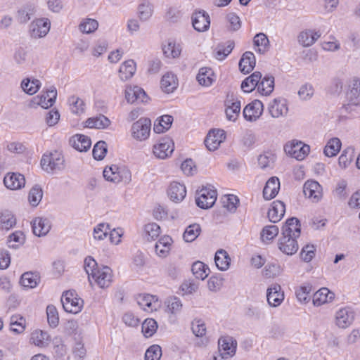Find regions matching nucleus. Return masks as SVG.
I'll return each instance as SVG.
<instances>
[{
    "mask_svg": "<svg viewBox=\"0 0 360 360\" xmlns=\"http://www.w3.org/2000/svg\"><path fill=\"white\" fill-rule=\"evenodd\" d=\"M254 44L258 47V52L264 53L269 49V41L265 34L258 33L254 37Z\"/></svg>",
    "mask_w": 360,
    "mask_h": 360,
    "instance_id": "50",
    "label": "nucleus"
},
{
    "mask_svg": "<svg viewBox=\"0 0 360 360\" xmlns=\"http://www.w3.org/2000/svg\"><path fill=\"white\" fill-rule=\"evenodd\" d=\"M191 270L195 278L201 280L207 278L210 271L209 267L200 261L193 264Z\"/></svg>",
    "mask_w": 360,
    "mask_h": 360,
    "instance_id": "46",
    "label": "nucleus"
},
{
    "mask_svg": "<svg viewBox=\"0 0 360 360\" xmlns=\"http://www.w3.org/2000/svg\"><path fill=\"white\" fill-rule=\"evenodd\" d=\"M341 148V142L338 138H333L327 143L323 153L327 157L335 156Z\"/></svg>",
    "mask_w": 360,
    "mask_h": 360,
    "instance_id": "48",
    "label": "nucleus"
},
{
    "mask_svg": "<svg viewBox=\"0 0 360 360\" xmlns=\"http://www.w3.org/2000/svg\"><path fill=\"white\" fill-rule=\"evenodd\" d=\"M268 110L274 118L286 116L288 112L287 101L283 98H274L269 103Z\"/></svg>",
    "mask_w": 360,
    "mask_h": 360,
    "instance_id": "12",
    "label": "nucleus"
},
{
    "mask_svg": "<svg viewBox=\"0 0 360 360\" xmlns=\"http://www.w3.org/2000/svg\"><path fill=\"white\" fill-rule=\"evenodd\" d=\"M285 212V204L280 200L272 202L271 208L268 211V217L273 223L278 222L284 216Z\"/></svg>",
    "mask_w": 360,
    "mask_h": 360,
    "instance_id": "27",
    "label": "nucleus"
},
{
    "mask_svg": "<svg viewBox=\"0 0 360 360\" xmlns=\"http://www.w3.org/2000/svg\"><path fill=\"white\" fill-rule=\"evenodd\" d=\"M349 91L347 93V98L350 101L355 100L360 94V79L354 77L351 80Z\"/></svg>",
    "mask_w": 360,
    "mask_h": 360,
    "instance_id": "64",
    "label": "nucleus"
},
{
    "mask_svg": "<svg viewBox=\"0 0 360 360\" xmlns=\"http://www.w3.org/2000/svg\"><path fill=\"white\" fill-rule=\"evenodd\" d=\"M56 97L57 90L54 86H51L49 89L46 90L45 93L33 97L30 100L28 106L31 108H36L38 106H41L46 109L54 104Z\"/></svg>",
    "mask_w": 360,
    "mask_h": 360,
    "instance_id": "2",
    "label": "nucleus"
},
{
    "mask_svg": "<svg viewBox=\"0 0 360 360\" xmlns=\"http://www.w3.org/2000/svg\"><path fill=\"white\" fill-rule=\"evenodd\" d=\"M139 16L142 20H147L153 13V6L148 1H144L138 8Z\"/></svg>",
    "mask_w": 360,
    "mask_h": 360,
    "instance_id": "59",
    "label": "nucleus"
},
{
    "mask_svg": "<svg viewBox=\"0 0 360 360\" xmlns=\"http://www.w3.org/2000/svg\"><path fill=\"white\" fill-rule=\"evenodd\" d=\"M110 231V227L108 224L101 223L98 224L94 229V238L96 240H103L108 232Z\"/></svg>",
    "mask_w": 360,
    "mask_h": 360,
    "instance_id": "63",
    "label": "nucleus"
},
{
    "mask_svg": "<svg viewBox=\"0 0 360 360\" xmlns=\"http://www.w3.org/2000/svg\"><path fill=\"white\" fill-rule=\"evenodd\" d=\"M321 34L311 30L302 31L297 36L298 42L302 46L308 47L313 45L320 37Z\"/></svg>",
    "mask_w": 360,
    "mask_h": 360,
    "instance_id": "28",
    "label": "nucleus"
},
{
    "mask_svg": "<svg viewBox=\"0 0 360 360\" xmlns=\"http://www.w3.org/2000/svg\"><path fill=\"white\" fill-rule=\"evenodd\" d=\"M196 205L202 209H208L213 206L217 200V191L213 186H203L197 191Z\"/></svg>",
    "mask_w": 360,
    "mask_h": 360,
    "instance_id": "4",
    "label": "nucleus"
},
{
    "mask_svg": "<svg viewBox=\"0 0 360 360\" xmlns=\"http://www.w3.org/2000/svg\"><path fill=\"white\" fill-rule=\"evenodd\" d=\"M4 184L10 190H19L25 186V176L18 172H9L4 178Z\"/></svg>",
    "mask_w": 360,
    "mask_h": 360,
    "instance_id": "16",
    "label": "nucleus"
},
{
    "mask_svg": "<svg viewBox=\"0 0 360 360\" xmlns=\"http://www.w3.org/2000/svg\"><path fill=\"white\" fill-rule=\"evenodd\" d=\"M68 103L70 111L75 115H81L84 112L85 103L82 99L76 96H70Z\"/></svg>",
    "mask_w": 360,
    "mask_h": 360,
    "instance_id": "45",
    "label": "nucleus"
},
{
    "mask_svg": "<svg viewBox=\"0 0 360 360\" xmlns=\"http://www.w3.org/2000/svg\"><path fill=\"white\" fill-rule=\"evenodd\" d=\"M119 171L120 167H117L116 165H112L108 167H107L103 170V176L108 181H111L115 184H118Z\"/></svg>",
    "mask_w": 360,
    "mask_h": 360,
    "instance_id": "57",
    "label": "nucleus"
},
{
    "mask_svg": "<svg viewBox=\"0 0 360 360\" xmlns=\"http://www.w3.org/2000/svg\"><path fill=\"white\" fill-rule=\"evenodd\" d=\"M64 162L63 155L57 150L44 154L41 160L42 169L49 173L62 170L64 168Z\"/></svg>",
    "mask_w": 360,
    "mask_h": 360,
    "instance_id": "1",
    "label": "nucleus"
},
{
    "mask_svg": "<svg viewBox=\"0 0 360 360\" xmlns=\"http://www.w3.org/2000/svg\"><path fill=\"white\" fill-rule=\"evenodd\" d=\"M335 295L327 288H322L314 294L313 304L315 306H321L326 302H331Z\"/></svg>",
    "mask_w": 360,
    "mask_h": 360,
    "instance_id": "33",
    "label": "nucleus"
},
{
    "mask_svg": "<svg viewBox=\"0 0 360 360\" xmlns=\"http://www.w3.org/2000/svg\"><path fill=\"white\" fill-rule=\"evenodd\" d=\"M142 333L146 338L153 335L158 328V323L153 319H146L142 323Z\"/></svg>",
    "mask_w": 360,
    "mask_h": 360,
    "instance_id": "52",
    "label": "nucleus"
},
{
    "mask_svg": "<svg viewBox=\"0 0 360 360\" xmlns=\"http://www.w3.org/2000/svg\"><path fill=\"white\" fill-rule=\"evenodd\" d=\"M39 281L40 277L37 273L25 272L21 276L20 284L26 288H34Z\"/></svg>",
    "mask_w": 360,
    "mask_h": 360,
    "instance_id": "43",
    "label": "nucleus"
},
{
    "mask_svg": "<svg viewBox=\"0 0 360 360\" xmlns=\"http://www.w3.org/2000/svg\"><path fill=\"white\" fill-rule=\"evenodd\" d=\"M162 51L166 57L176 58L180 56L181 47L180 44L169 40L166 44L162 46Z\"/></svg>",
    "mask_w": 360,
    "mask_h": 360,
    "instance_id": "42",
    "label": "nucleus"
},
{
    "mask_svg": "<svg viewBox=\"0 0 360 360\" xmlns=\"http://www.w3.org/2000/svg\"><path fill=\"white\" fill-rule=\"evenodd\" d=\"M224 139V130L213 129L207 135L205 139V145L209 150L214 151L218 148Z\"/></svg>",
    "mask_w": 360,
    "mask_h": 360,
    "instance_id": "15",
    "label": "nucleus"
},
{
    "mask_svg": "<svg viewBox=\"0 0 360 360\" xmlns=\"http://www.w3.org/2000/svg\"><path fill=\"white\" fill-rule=\"evenodd\" d=\"M275 155L271 152L267 151L261 154L258 157V164L262 169L272 167L275 161Z\"/></svg>",
    "mask_w": 360,
    "mask_h": 360,
    "instance_id": "55",
    "label": "nucleus"
},
{
    "mask_svg": "<svg viewBox=\"0 0 360 360\" xmlns=\"http://www.w3.org/2000/svg\"><path fill=\"white\" fill-rule=\"evenodd\" d=\"M61 303L65 311L77 314L82 310L84 302L77 297L74 290H68L63 294Z\"/></svg>",
    "mask_w": 360,
    "mask_h": 360,
    "instance_id": "3",
    "label": "nucleus"
},
{
    "mask_svg": "<svg viewBox=\"0 0 360 360\" xmlns=\"http://www.w3.org/2000/svg\"><path fill=\"white\" fill-rule=\"evenodd\" d=\"M110 124V120L103 115L88 118L85 127L95 129H105Z\"/></svg>",
    "mask_w": 360,
    "mask_h": 360,
    "instance_id": "35",
    "label": "nucleus"
},
{
    "mask_svg": "<svg viewBox=\"0 0 360 360\" xmlns=\"http://www.w3.org/2000/svg\"><path fill=\"white\" fill-rule=\"evenodd\" d=\"M172 243V239L169 236L161 237L154 247L156 255L160 257H165L170 250Z\"/></svg>",
    "mask_w": 360,
    "mask_h": 360,
    "instance_id": "31",
    "label": "nucleus"
},
{
    "mask_svg": "<svg viewBox=\"0 0 360 360\" xmlns=\"http://www.w3.org/2000/svg\"><path fill=\"white\" fill-rule=\"evenodd\" d=\"M51 227V221L47 218L37 217L32 222L33 233L39 237L46 236Z\"/></svg>",
    "mask_w": 360,
    "mask_h": 360,
    "instance_id": "21",
    "label": "nucleus"
},
{
    "mask_svg": "<svg viewBox=\"0 0 360 360\" xmlns=\"http://www.w3.org/2000/svg\"><path fill=\"white\" fill-rule=\"evenodd\" d=\"M226 115L229 121L235 122L240 115L241 104L240 101L235 100L233 96L228 98L225 101Z\"/></svg>",
    "mask_w": 360,
    "mask_h": 360,
    "instance_id": "24",
    "label": "nucleus"
},
{
    "mask_svg": "<svg viewBox=\"0 0 360 360\" xmlns=\"http://www.w3.org/2000/svg\"><path fill=\"white\" fill-rule=\"evenodd\" d=\"M15 218L11 212L4 210L0 215V228L8 230L15 224Z\"/></svg>",
    "mask_w": 360,
    "mask_h": 360,
    "instance_id": "49",
    "label": "nucleus"
},
{
    "mask_svg": "<svg viewBox=\"0 0 360 360\" xmlns=\"http://www.w3.org/2000/svg\"><path fill=\"white\" fill-rule=\"evenodd\" d=\"M196 79L200 85L210 86L214 81V72L211 68H201L199 70Z\"/></svg>",
    "mask_w": 360,
    "mask_h": 360,
    "instance_id": "37",
    "label": "nucleus"
},
{
    "mask_svg": "<svg viewBox=\"0 0 360 360\" xmlns=\"http://www.w3.org/2000/svg\"><path fill=\"white\" fill-rule=\"evenodd\" d=\"M280 188L279 179L277 177H271L266 183L263 189V196L266 200L274 198Z\"/></svg>",
    "mask_w": 360,
    "mask_h": 360,
    "instance_id": "29",
    "label": "nucleus"
},
{
    "mask_svg": "<svg viewBox=\"0 0 360 360\" xmlns=\"http://www.w3.org/2000/svg\"><path fill=\"white\" fill-rule=\"evenodd\" d=\"M278 227L276 225L266 226L261 231V238L263 242H269L278 234Z\"/></svg>",
    "mask_w": 360,
    "mask_h": 360,
    "instance_id": "53",
    "label": "nucleus"
},
{
    "mask_svg": "<svg viewBox=\"0 0 360 360\" xmlns=\"http://www.w3.org/2000/svg\"><path fill=\"white\" fill-rule=\"evenodd\" d=\"M98 23L96 20L87 18L82 21L79 25V30L85 34H90L97 30Z\"/></svg>",
    "mask_w": 360,
    "mask_h": 360,
    "instance_id": "60",
    "label": "nucleus"
},
{
    "mask_svg": "<svg viewBox=\"0 0 360 360\" xmlns=\"http://www.w3.org/2000/svg\"><path fill=\"white\" fill-rule=\"evenodd\" d=\"M136 63L133 60L124 62L119 69V76L122 81L129 79L136 72Z\"/></svg>",
    "mask_w": 360,
    "mask_h": 360,
    "instance_id": "36",
    "label": "nucleus"
},
{
    "mask_svg": "<svg viewBox=\"0 0 360 360\" xmlns=\"http://www.w3.org/2000/svg\"><path fill=\"white\" fill-rule=\"evenodd\" d=\"M255 63L256 60L254 53L250 51H246L240 60V70L245 74L249 73L255 68Z\"/></svg>",
    "mask_w": 360,
    "mask_h": 360,
    "instance_id": "30",
    "label": "nucleus"
},
{
    "mask_svg": "<svg viewBox=\"0 0 360 360\" xmlns=\"http://www.w3.org/2000/svg\"><path fill=\"white\" fill-rule=\"evenodd\" d=\"M36 6L33 4H26L18 11L16 18L20 23L27 22L36 13Z\"/></svg>",
    "mask_w": 360,
    "mask_h": 360,
    "instance_id": "40",
    "label": "nucleus"
},
{
    "mask_svg": "<svg viewBox=\"0 0 360 360\" xmlns=\"http://www.w3.org/2000/svg\"><path fill=\"white\" fill-rule=\"evenodd\" d=\"M303 193L305 197L318 202L323 197L322 187L319 182L314 180L307 181L303 186Z\"/></svg>",
    "mask_w": 360,
    "mask_h": 360,
    "instance_id": "13",
    "label": "nucleus"
},
{
    "mask_svg": "<svg viewBox=\"0 0 360 360\" xmlns=\"http://www.w3.org/2000/svg\"><path fill=\"white\" fill-rule=\"evenodd\" d=\"M51 22L48 18H37L29 26L30 36L34 39L44 37L50 30Z\"/></svg>",
    "mask_w": 360,
    "mask_h": 360,
    "instance_id": "10",
    "label": "nucleus"
},
{
    "mask_svg": "<svg viewBox=\"0 0 360 360\" xmlns=\"http://www.w3.org/2000/svg\"><path fill=\"white\" fill-rule=\"evenodd\" d=\"M112 271L107 266L99 268L93 274L91 279L93 278L100 288L108 287L112 281Z\"/></svg>",
    "mask_w": 360,
    "mask_h": 360,
    "instance_id": "14",
    "label": "nucleus"
},
{
    "mask_svg": "<svg viewBox=\"0 0 360 360\" xmlns=\"http://www.w3.org/2000/svg\"><path fill=\"white\" fill-rule=\"evenodd\" d=\"M214 262L217 269L220 271H226L231 264V258L224 250H219L215 253Z\"/></svg>",
    "mask_w": 360,
    "mask_h": 360,
    "instance_id": "38",
    "label": "nucleus"
},
{
    "mask_svg": "<svg viewBox=\"0 0 360 360\" xmlns=\"http://www.w3.org/2000/svg\"><path fill=\"white\" fill-rule=\"evenodd\" d=\"M354 317L355 312L351 307H342L335 312V325L340 328H347L352 324Z\"/></svg>",
    "mask_w": 360,
    "mask_h": 360,
    "instance_id": "9",
    "label": "nucleus"
},
{
    "mask_svg": "<svg viewBox=\"0 0 360 360\" xmlns=\"http://www.w3.org/2000/svg\"><path fill=\"white\" fill-rule=\"evenodd\" d=\"M266 299L271 307H276L281 305L284 300V292L281 290V285L274 284L269 287L266 292Z\"/></svg>",
    "mask_w": 360,
    "mask_h": 360,
    "instance_id": "18",
    "label": "nucleus"
},
{
    "mask_svg": "<svg viewBox=\"0 0 360 360\" xmlns=\"http://www.w3.org/2000/svg\"><path fill=\"white\" fill-rule=\"evenodd\" d=\"M125 98L127 102L131 103L134 102L146 103L148 101V96L144 90L137 86L127 88L125 91Z\"/></svg>",
    "mask_w": 360,
    "mask_h": 360,
    "instance_id": "22",
    "label": "nucleus"
},
{
    "mask_svg": "<svg viewBox=\"0 0 360 360\" xmlns=\"http://www.w3.org/2000/svg\"><path fill=\"white\" fill-rule=\"evenodd\" d=\"M262 78L260 72H255L251 75L245 78L241 83V89L244 92L249 93L252 91L256 87L258 88V82Z\"/></svg>",
    "mask_w": 360,
    "mask_h": 360,
    "instance_id": "34",
    "label": "nucleus"
},
{
    "mask_svg": "<svg viewBox=\"0 0 360 360\" xmlns=\"http://www.w3.org/2000/svg\"><path fill=\"white\" fill-rule=\"evenodd\" d=\"M43 196V192L41 187L36 185L33 186L29 192L28 200L31 205L36 207L41 201Z\"/></svg>",
    "mask_w": 360,
    "mask_h": 360,
    "instance_id": "56",
    "label": "nucleus"
},
{
    "mask_svg": "<svg viewBox=\"0 0 360 360\" xmlns=\"http://www.w3.org/2000/svg\"><path fill=\"white\" fill-rule=\"evenodd\" d=\"M297 238L281 236L278 242L279 250L287 255H292L298 250Z\"/></svg>",
    "mask_w": 360,
    "mask_h": 360,
    "instance_id": "19",
    "label": "nucleus"
},
{
    "mask_svg": "<svg viewBox=\"0 0 360 360\" xmlns=\"http://www.w3.org/2000/svg\"><path fill=\"white\" fill-rule=\"evenodd\" d=\"M150 120L147 117H141L132 124L131 127V136L137 141H145L150 136Z\"/></svg>",
    "mask_w": 360,
    "mask_h": 360,
    "instance_id": "6",
    "label": "nucleus"
},
{
    "mask_svg": "<svg viewBox=\"0 0 360 360\" xmlns=\"http://www.w3.org/2000/svg\"><path fill=\"white\" fill-rule=\"evenodd\" d=\"M174 150V143L169 137H164L153 146L154 155L159 159H166L169 157Z\"/></svg>",
    "mask_w": 360,
    "mask_h": 360,
    "instance_id": "8",
    "label": "nucleus"
},
{
    "mask_svg": "<svg viewBox=\"0 0 360 360\" xmlns=\"http://www.w3.org/2000/svg\"><path fill=\"white\" fill-rule=\"evenodd\" d=\"M172 122V116L165 115L160 118L158 124L156 122L155 123L153 130L158 134L163 133L170 128Z\"/></svg>",
    "mask_w": 360,
    "mask_h": 360,
    "instance_id": "47",
    "label": "nucleus"
},
{
    "mask_svg": "<svg viewBox=\"0 0 360 360\" xmlns=\"http://www.w3.org/2000/svg\"><path fill=\"white\" fill-rule=\"evenodd\" d=\"M284 150L290 157L297 160H302L309 154L310 148L309 146L301 141H293L285 145Z\"/></svg>",
    "mask_w": 360,
    "mask_h": 360,
    "instance_id": "7",
    "label": "nucleus"
},
{
    "mask_svg": "<svg viewBox=\"0 0 360 360\" xmlns=\"http://www.w3.org/2000/svg\"><path fill=\"white\" fill-rule=\"evenodd\" d=\"M167 193L172 201L179 202L186 197V189L184 184L174 181L170 184Z\"/></svg>",
    "mask_w": 360,
    "mask_h": 360,
    "instance_id": "25",
    "label": "nucleus"
},
{
    "mask_svg": "<svg viewBox=\"0 0 360 360\" xmlns=\"http://www.w3.org/2000/svg\"><path fill=\"white\" fill-rule=\"evenodd\" d=\"M191 329L193 333L199 338H202L205 335L207 328L205 322L200 319H195L191 323Z\"/></svg>",
    "mask_w": 360,
    "mask_h": 360,
    "instance_id": "58",
    "label": "nucleus"
},
{
    "mask_svg": "<svg viewBox=\"0 0 360 360\" xmlns=\"http://www.w3.org/2000/svg\"><path fill=\"white\" fill-rule=\"evenodd\" d=\"M234 45L233 41L219 44L215 49V58L219 60H223L232 51Z\"/></svg>",
    "mask_w": 360,
    "mask_h": 360,
    "instance_id": "44",
    "label": "nucleus"
},
{
    "mask_svg": "<svg viewBox=\"0 0 360 360\" xmlns=\"http://www.w3.org/2000/svg\"><path fill=\"white\" fill-rule=\"evenodd\" d=\"M264 105L262 101L255 100L243 109V117L249 122H255L262 115Z\"/></svg>",
    "mask_w": 360,
    "mask_h": 360,
    "instance_id": "11",
    "label": "nucleus"
},
{
    "mask_svg": "<svg viewBox=\"0 0 360 360\" xmlns=\"http://www.w3.org/2000/svg\"><path fill=\"white\" fill-rule=\"evenodd\" d=\"M218 347L219 355L217 356H214V360H224L235 354L237 342L231 336H223L218 340Z\"/></svg>",
    "mask_w": 360,
    "mask_h": 360,
    "instance_id": "5",
    "label": "nucleus"
},
{
    "mask_svg": "<svg viewBox=\"0 0 360 360\" xmlns=\"http://www.w3.org/2000/svg\"><path fill=\"white\" fill-rule=\"evenodd\" d=\"M160 85L162 89L167 94L173 92L178 86L176 76L171 72H167L162 77Z\"/></svg>",
    "mask_w": 360,
    "mask_h": 360,
    "instance_id": "32",
    "label": "nucleus"
},
{
    "mask_svg": "<svg viewBox=\"0 0 360 360\" xmlns=\"http://www.w3.org/2000/svg\"><path fill=\"white\" fill-rule=\"evenodd\" d=\"M70 144L79 152L87 151L91 145V139L83 134H75L70 139Z\"/></svg>",
    "mask_w": 360,
    "mask_h": 360,
    "instance_id": "26",
    "label": "nucleus"
},
{
    "mask_svg": "<svg viewBox=\"0 0 360 360\" xmlns=\"http://www.w3.org/2000/svg\"><path fill=\"white\" fill-rule=\"evenodd\" d=\"M300 233L301 226L300 221L295 217L287 219L281 229L282 236L299 238Z\"/></svg>",
    "mask_w": 360,
    "mask_h": 360,
    "instance_id": "17",
    "label": "nucleus"
},
{
    "mask_svg": "<svg viewBox=\"0 0 360 360\" xmlns=\"http://www.w3.org/2000/svg\"><path fill=\"white\" fill-rule=\"evenodd\" d=\"M311 292V286L309 284L300 286L295 291L297 300L302 303H307L310 298L309 295Z\"/></svg>",
    "mask_w": 360,
    "mask_h": 360,
    "instance_id": "62",
    "label": "nucleus"
},
{
    "mask_svg": "<svg viewBox=\"0 0 360 360\" xmlns=\"http://www.w3.org/2000/svg\"><path fill=\"white\" fill-rule=\"evenodd\" d=\"M20 86L24 92L29 95H33L39 91L41 83L37 79L27 77L22 81Z\"/></svg>",
    "mask_w": 360,
    "mask_h": 360,
    "instance_id": "41",
    "label": "nucleus"
},
{
    "mask_svg": "<svg viewBox=\"0 0 360 360\" xmlns=\"http://www.w3.org/2000/svg\"><path fill=\"white\" fill-rule=\"evenodd\" d=\"M11 330L16 333H21L25 327V319L20 315H13L10 320Z\"/></svg>",
    "mask_w": 360,
    "mask_h": 360,
    "instance_id": "51",
    "label": "nucleus"
},
{
    "mask_svg": "<svg viewBox=\"0 0 360 360\" xmlns=\"http://www.w3.org/2000/svg\"><path fill=\"white\" fill-rule=\"evenodd\" d=\"M274 89V77L271 75H265L258 82V92L264 96H268Z\"/></svg>",
    "mask_w": 360,
    "mask_h": 360,
    "instance_id": "39",
    "label": "nucleus"
},
{
    "mask_svg": "<svg viewBox=\"0 0 360 360\" xmlns=\"http://www.w3.org/2000/svg\"><path fill=\"white\" fill-rule=\"evenodd\" d=\"M139 305L148 312L156 311L160 307L158 298L152 295H141L138 297Z\"/></svg>",
    "mask_w": 360,
    "mask_h": 360,
    "instance_id": "23",
    "label": "nucleus"
},
{
    "mask_svg": "<svg viewBox=\"0 0 360 360\" xmlns=\"http://www.w3.org/2000/svg\"><path fill=\"white\" fill-rule=\"evenodd\" d=\"M145 237L148 240H155L160 233V227L156 223H149L145 226Z\"/></svg>",
    "mask_w": 360,
    "mask_h": 360,
    "instance_id": "61",
    "label": "nucleus"
},
{
    "mask_svg": "<svg viewBox=\"0 0 360 360\" xmlns=\"http://www.w3.org/2000/svg\"><path fill=\"white\" fill-rule=\"evenodd\" d=\"M193 26L198 32L206 31L210 25L209 15L205 11L195 12L193 15Z\"/></svg>",
    "mask_w": 360,
    "mask_h": 360,
    "instance_id": "20",
    "label": "nucleus"
},
{
    "mask_svg": "<svg viewBox=\"0 0 360 360\" xmlns=\"http://www.w3.org/2000/svg\"><path fill=\"white\" fill-rule=\"evenodd\" d=\"M200 231L199 224H193L188 226L183 235L184 240L186 242H193L199 236Z\"/></svg>",
    "mask_w": 360,
    "mask_h": 360,
    "instance_id": "54",
    "label": "nucleus"
}]
</instances>
